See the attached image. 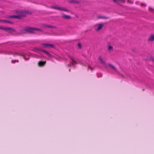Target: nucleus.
Returning a JSON list of instances; mask_svg holds the SVG:
<instances>
[{
    "label": "nucleus",
    "instance_id": "f257e3e1",
    "mask_svg": "<svg viewBox=\"0 0 154 154\" xmlns=\"http://www.w3.org/2000/svg\"><path fill=\"white\" fill-rule=\"evenodd\" d=\"M17 15L11 16L9 17L10 18H15L20 19L22 17H25L27 14H29V12L27 11H18L16 12Z\"/></svg>",
    "mask_w": 154,
    "mask_h": 154
},
{
    "label": "nucleus",
    "instance_id": "f03ea898",
    "mask_svg": "<svg viewBox=\"0 0 154 154\" xmlns=\"http://www.w3.org/2000/svg\"><path fill=\"white\" fill-rule=\"evenodd\" d=\"M104 26L103 23H97L94 26V29L97 32H99L102 29Z\"/></svg>",
    "mask_w": 154,
    "mask_h": 154
},
{
    "label": "nucleus",
    "instance_id": "7ed1b4c3",
    "mask_svg": "<svg viewBox=\"0 0 154 154\" xmlns=\"http://www.w3.org/2000/svg\"><path fill=\"white\" fill-rule=\"evenodd\" d=\"M26 30L31 33H35L36 31L42 32V30L41 29L33 27H28L26 29Z\"/></svg>",
    "mask_w": 154,
    "mask_h": 154
},
{
    "label": "nucleus",
    "instance_id": "20e7f679",
    "mask_svg": "<svg viewBox=\"0 0 154 154\" xmlns=\"http://www.w3.org/2000/svg\"><path fill=\"white\" fill-rule=\"evenodd\" d=\"M52 8L54 9H57V10H59L63 11H68L67 10H66V9L63 8L61 7H58V6H52Z\"/></svg>",
    "mask_w": 154,
    "mask_h": 154
},
{
    "label": "nucleus",
    "instance_id": "39448f33",
    "mask_svg": "<svg viewBox=\"0 0 154 154\" xmlns=\"http://www.w3.org/2000/svg\"><path fill=\"white\" fill-rule=\"evenodd\" d=\"M0 29L5 30H10L14 32L15 31V30L11 28L4 27L2 26H0Z\"/></svg>",
    "mask_w": 154,
    "mask_h": 154
},
{
    "label": "nucleus",
    "instance_id": "423d86ee",
    "mask_svg": "<svg viewBox=\"0 0 154 154\" xmlns=\"http://www.w3.org/2000/svg\"><path fill=\"white\" fill-rule=\"evenodd\" d=\"M113 1L117 4H119L120 3H125V1L124 0H113Z\"/></svg>",
    "mask_w": 154,
    "mask_h": 154
},
{
    "label": "nucleus",
    "instance_id": "0eeeda50",
    "mask_svg": "<svg viewBox=\"0 0 154 154\" xmlns=\"http://www.w3.org/2000/svg\"><path fill=\"white\" fill-rule=\"evenodd\" d=\"M108 66L111 68L113 70L116 71L117 72V69L116 68V67L114 65H112V64H108Z\"/></svg>",
    "mask_w": 154,
    "mask_h": 154
},
{
    "label": "nucleus",
    "instance_id": "6e6552de",
    "mask_svg": "<svg viewBox=\"0 0 154 154\" xmlns=\"http://www.w3.org/2000/svg\"><path fill=\"white\" fill-rule=\"evenodd\" d=\"M46 63V61H40L38 62V64L39 66H44Z\"/></svg>",
    "mask_w": 154,
    "mask_h": 154
},
{
    "label": "nucleus",
    "instance_id": "1a4fd4ad",
    "mask_svg": "<svg viewBox=\"0 0 154 154\" xmlns=\"http://www.w3.org/2000/svg\"><path fill=\"white\" fill-rule=\"evenodd\" d=\"M148 40L151 42H153L154 41V35L152 34L150 35L149 38Z\"/></svg>",
    "mask_w": 154,
    "mask_h": 154
},
{
    "label": "nucleus",
    "instance_id": "9d476101",
    "mask_svg": "<svg viewBox=\"0 0 154 154\" xmlns=\"http://www.w3.org/2000/svg\"><path fill=\"white\" fill-rule=\"evenodd\" d=\"M37 50L39 51H42L44 52V53H46L48 55V56L49 57H50L51 56V55L49 53H48V52H47V51H46L44 50H42L41 49H37Z\"/></svg>",
    "mask_w": 154,
    "mask_h": 154
},
{
    "label": "nucleus",
    "instance_id": "9b49d317",
    "mask_svg": "<svg viewBox=\"0 0 154 154\" xmlns=\"http://www.w3.org/2000/svg\"><path fill=\"white\" fill-rule=\"evenodd\" d=\"M99 59L100 61V63H101L103 65H104L106 67L107 66V65H106V63H105V62L104 61H103L102 60L101 57H100L99 58Z\"/></svg>",
    "mask_w": 154,
    "mask_h": 154
},
{
    "label": "nucleus",
    "instance_id": "f8f14e48",
    "mask_svg": "<svg viewBox=\"0 0 154 154\" xmlns=\"http://www.w3.org/2000/svg\"><path fill=\"white\" fill-rule=\"evenodd\" d=\"M113 50V47L111 45H109L108 47V51L109 52L112 51Z\"/></svg>",
    "mask_w": 154,
    "mask_h": 154
},
{
    "label": "nucleus",
    "instance_id": "ddd939ff",
    "mask_svg": "<svg viewBox=\"0 0 154 154\" xmlns=\"http://www.w3.org/2000/svg\"><path fill=\"white\" fill-rule=\"evenodd\" d=\"M44 45L47 48H54V45H52L51 44H44Z\"/></svg>",
    "mask_w": 154,
    "mask_h": 154
},
{
    "label": "nucleus",
    "instance_id": "4468645a",
    "mask_svg": "<svg viewBox=\"0 0 154 154\" xmlns=\"http://www.w3.org/2000/svg\"><path fill=\"white\" fill-rule=\"evenodd\" d=\"M62 17L64 19H68L71 18V17L68 15H64L62 16Z\"/></svg>",
    "mask_w": 154,
    "mask_h": 154
},
{
    "label": "nucleus",
    "instance_id": "2eb2a0df",
    "mask_svg": "<svg viewBox=\"0 0 154 154\" xmlns=\"http://www.w3.org/2000/svg\"><path fill=\"white\" fill-rule=\"evenodd\" d=\"M0 22H4L5 23H12L11 22L9 21H8L5 20H0Z\"/></svg>",
    "mask_w": 154,
    "mask_h": 154
},
{
    "label": "nucleus",
    "instance_id": "dca6fc26",
    "mask_svg": "<svg viewBox=\"0 0 154 154\" xmlns=\"http://www.w3.org/2000/svg\"><path fill=\"white\" fill-rule=\"evenodd\" d=\"M70 58L72 61V64L73 65L74 63H77V62L74 60L72 57H70Z\"/></svg>",
    "mask_w": 154,
    "mask_h": 154
},
{
    "label": "nucleus",
    "instance_id": "f3484780",
    "mask_svg": "<svg viewBox=\"0 0 154 154\" xmlns=\"http://www.w3.org/2000/svg\"><path fill=\"white\" fill-rule=\"evenodd\" d=\"M98 18H103V19H108V17H103L99 16V17H98Z\"/></svg>",
    "mask_w": 154,
    "mask_h": 154
},
{
    "label": "nucleus",
    "instance_id": "a211bd4d",
    "mask_svg": "<svg viewBox=\"0 0 154 154\" xmlns=\"http://www.w3.org/2000/svg\"><path fill=\"white\" fill-rule=\"evenodd\" d=\"M78 46L79 48H81L82 47V45L81 44L79 43L78 44Z\"/></svg>",
    "mask_w": 154,
    "mask_h": 154
},
{
    "label": "nucleus",
    "instance_id": "6ab92c4d",
    "mask_svg": "<svg viewBox=\"0 0 154 154\" xmlns=\"http://www.w3.org/2000/svg\"><path fill=\"white\" fill-rule=\"evenodd\" d=\"M148 59H149L150 61H152L153 62L154 61V59L152 57H150Z\"/></svg>",
    "mask_w": 154,
    "mask_h": 154
},
{
    "label": "nucleus",
    "instance_id": "aec40b11",
    "mask_svg": "<svg viewBox=\"0 0 154 154\" xmlns=\"http://www.w3.org/2000/svg\"><path fill=\"white\" fill-rule=\"evenodd\" d=\"M15 62H18L19 61L18 60H12L11 61V62L12 63H14Z\"/></svg>",
    "mask_w": 154,
    "mask_h": 154
},
{
    "label": "nucleus",
    "instance_id": "412c9836",
    "mask_svg": "<svg viewBox=\"0 0 154 154\" xmlns=\"http://www.w3.org/2000/svg\"><path fill=\"white\" fill-rule=\"evenodd\" d=\"M149 9L150 11H153V10H154V9H152V8L150 7H149Z\"/></svg>",
    "mask_w": 154,
    "mask_h": 154
},
{
    "label": "nucleus",
    "instance_id": "4be33fe9",
    "mask_svg": "<svg viewBox=\"0 0 154 154\" xmlns=\"http://www.w3.org/2000/svg\"><path fill=\"white\" fill-rule=\"evenodd\" d=\"M140 5L142 6H146V5L144 3H141Z\"/></svg>",
    "mask_w": 154,
    "mask_h": 154
},
{
    "label": "nucleus",
    "instance_id": "5701e85b",
    "mask_svg": "<svg viewBox=\"0 0 154 154\" xmlns=\"http://www.w3.org/2000/svg\"><path fill=\"white\" fill-rule=\"evenodd\" d=\"M46 26L47 27H50V28L53 27L52 26Z\"/></svg>",
    "mask_w": 154,
    "mask_h": 154
},
{
    "label": "nucleus",
    "instance_id": "b1692460",
    "mask_svg": "<svg viewBox=\"0 0 154 154\" xmlns=\"http://www.w3.org/2000/svg\"><path fill=\"white\" fill-rule=\"evenodd\" d=\"M23 58H24V59L26 60H28L29 59V58H26L24 56H23Z\"/></svg>",
    "mask_w": 154,
    "mask_h": 154
},
{
    "label": "nucleus",
    "instance_id": "393cba45",
    "mask_svg": "<svg viewBox=\"0 0 154 154\" xmlns=\"http://www.w3.org/2000/svg\"><path fill=\"white\" fill-rule=\"evenodd\" d=\"M88 68H89H89H90V69H91V70H93V69H92V67H88Z\"/></svg>",
    "mask_w": 154,
    "mask_h": 154
},
{
    "label": "nucleus",
    "instance_id": "a878e982",
    "mask_svg": "<svg viewBox=\"0 0 154 154\" xmlns=\"http://www.w3.org/2000/svg\"><path fill=\"white\" fill-rule=\"evenodd\" d=\"M100 77H101L102 76V75L101 74H100Z\"/></svg>",
    "mask_w": 154,
    "mask_h": 154
},
{
    "label": "nucleus",
    "instance_id": "bb28decb",
    "mask_svg": "<svg viewBox=\"0 0 154 154\" xmlns=\"http://www.w3.org/2000/svg\"><path fill=\"white\" fill-rule=\"evenodd\" d=\"M68 66H70V65H69V64H68Z\"/></svg>",
    "mask_w": 154,
    "mask_h": 154
},
{
    "label": "nucleus",
    "instance_id": "cd10ccee",
    "mask_svg": "<svg viewBox=\"0 0 154 154\" xmlns=\"http://www.w3.org/2000/svg\"><path fill=\"white\" fill-rule=\"evenodd\" d=\"M98 76L99 77L100 76V75H98Z\"/></svg>",
    "mask_w": 154,
    "mask_h": 154
}]
</instances>
